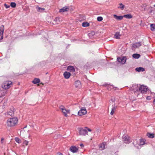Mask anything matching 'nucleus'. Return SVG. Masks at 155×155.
Masks as SVG:
<instances>
[{"label":"nucleus","instance_id":"obj_1","mask_svg":"<svg viewBox=\"0 0 155 155\" xmlns=\"http://www.w3.org/2000/svg\"><path fill=\"white\" fill-rule=\"evenodd\" d=\"M18 120L16 117H15L8 119L7 121V125L9 127L15 126L17 124Z\"/></svg>","mask_w":155,"mask_h":155},{"label":"nucleus","instance_id":"obj_2","mask_svg":"<svg viewBox=\"0 0 155 155\" xmlns=\"http://www.w3.org/2000/svg\"><path fill=\"white\" fill-rule=\"evenodd\" d=\"M148 87L146 86L143 85H142L139 86V92H140L143 94L147 92V90Z\"/></svg>","mask_w":155,"mask_h":155},{"label":"nucleus","instance_id":"obj_3","mask_svg":"<svg viewBox=\"0 0 155 155\" xmlns=\"http://www.w3.org/2000/svg\"><path fill=\"white\" fill-rule=\"evenodd\" d=\"M87 111L85 107H82L80 110L78 112V115L79 116H81L86 114Z\"/></svg>","mask_w":155,"mask_h":155},{"label":"nucleus","instance_id":"obj_4","mask_svg":"<svg viewBox=\"0 0 155 155\" xmlns=\"http://www.w3.org/2000/svg\"><path fill=\"white\" fill-rule=\"evenodd\" d=\"M117 61L122 64H124L126 61L127 58L125 56L119 57L117 58Z\"/></svg>","mask_w":155,"mask_h":155},{"label":"nucleus","instance_id":"obj_5","mask_svg":"<svg viewBox=\"0 0 155 155\" xmlns=\"http://www.w3.org/2000/svg\"><path fill=\"white\" fill-rule=\"evenodd\" d=\"M12 82L11 81L5 82L2 85V87L5 89H6L9 88L10 87V85L11 84Z\"/></svg>","mask_w":155,"mask_h":155},{"label":"nucleus","instance_id":"obj_6","mask_svg":"<svg viewBox=\"0 0 155 155\" xmlns=\"http://www.w3.org/2000/svg\"><path fill=\"white\" fill-rule=\"evenodd\" d=\"M140 85L134 84H133L132 87L131 88L132 90L134 91V93L136 92L139 93Z\"/></svg>","mask_w":155,"mask_h":155},{"label":"nucleus","instance_id":"obj_7","mask_svg":"<svg viewBox=\"0 0 155 155\" xmlns=\"http://www.w3.org/2000/svg\"><path fill=\"white\" fill-rule=\"evenodd\" d=\"M79 133L80 135L82 136H85L87 133V130L86 129L83 128H80L79 130Z\"/></svg>","mask_w":155,"mask_h":155},{"label":"nucleus","instance_id":"obj_8","mask_svg":"<svg viewBox=\"0 0 155 155\" xmlns=\"http://www.w3.org/2000/svg\"><path fill=\"white\" fill-rule=\"evenodd\" d=\"M70 150L73 153H76L78 151V148L75 146H72L70 148Z\"/></svg>","mask_w":155,"mask_h":155},{"label":"nucleus","instance_id":"obj_9","mask_svg":"<svg viewBox=\"0 0 155 155\" xmlns=\"http://www.w3.org/2000/svg\"><path fill=\"white\" fill-rule=\"evenodd\" d=\"M122 140L124 143H129L130 142L129 138L128 136L124 135L122 137Z\"/></svg>","mask_w":155,"mask_h":155},{"label":"nucleus","instance_id":"obj_10","mask_svg":"<svg viewBox=\"0 0 155 155\" xmlns=\"http://www.w3.org/2000/svg\"><path fill=\"white\" fill-rule=\"evenodd\" d=\"M141 43L140 42H136L132 44V47L134 48H138L141 45Z\"/></svg>","mask_w":155,"mask_h":155},{"label":"nucleus","instance_id":"obj_11","mask_svg":"<svg viewBox=\"0 0 155 155\" xmlns=\"http://www.w3.org/2000/svg\"><path fill=\"white\" fill-rule=\"evenodd\" d=\"M112 108L111 109V111L110 113V114L111 115H112L113 114L114 112L116 110L117 107V106H116L115 104H114L112 105Z\"/></svg>","mask_w":155,"mask_h":155},{"label":"nucleus","instance_id":"obj_12","mask_svg":"<svg viewBox=\"0 0 155 155\" xmlns=\"http://www.w3.org/2000/svg\"><path fill=\"white\" fill-rule=\"evenodd\" d=\"M75 86L77 88H80L81 86V83L79 81H77L75 82Z\"/></svg>","mask_w":155,"mask_h":155},{"label":"nucleus","instance_id":"obj_13","mask_svg":"<svg viewBox=\"0 0 155 155\" xmlns=\"http://www.w3.org/2000/svg\"><path fill=\"white\" fill-rule=\"evenodd\" d=\"M114 17L117 20H122L123 18V16H117L116 15H114Z\"/></svg>","mask_w":155,"mask_h":155},{"label":"nucleus","instance_id":"obj_14","mask_svg":"<svg viewBox=\"0 0 155 155\" xmlns=\"http://www.w3.org/2000/svg\"><path fill=\"white\" fill-rule=\"evenodd\" d=\"M71 74L69 72L67 71H65L64 73V76L65 78L68 79L71 76Z\"/></svg>","mask_w":155,"mask_h":155},{"label":"nucleus","instance_id":"obj_15","mask_svg":"<svg viewBox=\"0 0 155 155\" xmlns=\"http://www.w3.org/2000/svg\"><path fill=\"white\" fill-rule=\"evenodd\" d=\"M135 70L138 72H143L145 71V69L144 68L139 67L135 68Z\"/></svg>","mask_w":155,"mask_h":155},{"label":"nucleus","instance_id":"obj_16","mask_svg":"<svg viewBox=\"0 0 155 155\" xmlns=\"http://www.w3.org/2000/svg\"><path fill=\"white\" fill-rule=\"evenodd\" d=\"M69 9V8L68 7H65L63 8H62L61 9L59 10V12H67L68 11Z\"/></svg>","mask_w":155,"mask_h":155},{"label":"nucleus","instance_id":"obj_17","mask_svg":"<svg viewBox=\"0 0 155 155\" xmlns=\"http://www.w3.org/2000/svg\"><path fill=\"white\" fill-rule=\"evenodd\" d=\"M67 70L70 71L71 72H74L75 71V69L72 66H69L68 67Z\"/></svg>","mask_w":155,"mask_h":155},{"label":"nucleus","instance_id":"obj_18","mask_svg":"<svg viewBox=\"0 0 155 155\" xmlns=\"http://www.w3.org/2000/svg\"><path fill=\"white\" fill-rule=\"evenodd\" d=\"M100 149L101 150H103L105 148V143H102L99 146Z\"/></svg>","mask_w":155,"mask_h":155},{"label":"nucleus","instance_id":"obj_19","mask_svg":"<svg viewBox=\"0 0 155 155\" xmlns=\"http://www.w3.org/2000/svg\"><path fill=\"white\" fill-rule=\"evenodd\" d=\"M95 35V32L93 31H91L88 34V36L90 38H92Z\"/></svg>","mask_w":155,"mask_h":155},{"label":"nucleus","instance_id":"obj_20","mask_svg":"<svg viewBox=\"0 0 155 155\" xmlns=\"http://www.w3.org/2000/svg\"><path fill=\"white\" fill-rule=\"evenodd\" d=\"M14 111L12 109H10L7 112V114L11 116H12L14 115Z\"/></svg>","mask_w":155,"mask_h":155},{"label":"nucleus","instance_id":"obj_21","mask_svg":"<svg viewBox=\"0 0 155 155\" xmlns=\"http://www.w3.org/2000/svg\"><path fill=\"white\" fill-rule=\"evenodd\" d=\"M40 82V80L37 78H35L32 81V82L34 84H37L38 83Z\"/></svg>","mask_w":155,"mask_h":155},{"label":"nucleus","instance_id":"obj_22","mask_svg":"<svg viewBox=\"0 0 155 155\" xmlns=\"http://www.w3.org/2000/svg\"><path fill=\"white\" fill-rule=\"evenodd\" d=\"M123 17L127 18L130 19L132 18V16L131 14H127L124 15H123Z\"/></svg>","mask_w":155,"mask_h":155},{"label":"nucleus","instance_id":"obj_23","mask_svg":"<svg viewBox=\"0 0 155 155\" xmlns=\"http://www.w3.org/2000/svg\"><path fill=\"white\" fill-rule=\"evenodd\" d=\"M4 29V27L3 25H2L0 27V32L2 35H3Z\"/></svg>","mask_w":155,"mask_h":155},{"label":"nucleus","instance_id":"obj_24","mask_svg":"<svg viewBox=\"0 0 155 155\" xmlns=\"http://www.w3.org/2000/svg\"><path fill=\"white\" fill-rule=\"evenodd\" d=\"M147 136L150 138H153L154 137V134L153 133H148L147 134Z\"/></svg>","mask_w":155,"mask_h":155},{"label":"nucleus","instance_id":"obj_25","mask_svg":"<svg viewBox=\"0 0 155 155\" xmlns=\"http://www.w3.org/2000/svg\"><path fill=\"white\" fill-rule=\"evenodd\" d=\"M140 55L138 54H133L132 57L133 58L138 59L140 57Z\"/></svg>","mask_w":155,"mask_h":155},{"label":"nucleus","instance_id":"obj_26","mask_svg":"<svg viewBox=\"0 0 155 155\" xmlns=\"http://www.w3.org/2000/svg\"><path fill=\"white\" fill-rule=\"evenodd\" d=\"M36 8L37 11L39 12H42L45 10V8H41L38 6L36 7Z\"/></svg>","mask_w":155,"mask_h":155},{"label":"nucleus","instance_id":"obj_27","mask_svg":"<svg viewBox=\"0 0 155 155\" xmlns=\"http://www.w3.org/2000/svg\"><path fill=\"white\" fill-rule=\"evenodd\" d=\"M120 34L119 32H116L114 35V37L116 39H119L120 38Z\"/></svg>","mask_w":155,"mask_h":155},{"label":"nucleus","instance_id":"obj_28","mask_svg":"<svg viewBox=\"0 0 155 155\" xmlns=\"http://www.w3.org/2000/svg\"><path fill=\"white\" fill-rule=\"evenodd\" d=\"M150 29L152 31H155V25L154 24H151Z\"/></svg>","mask_w":155,"mask_h":155},{"label":"nucleus","instance_id":"obj_29","mask_svg":"<svg viewBox=\"0 0 155 155\" xmlns=\"http://www.w3.org/2000/svg\"><path fill=\"white\" fill-rule=\"evenodd\" d=\"M82 25L83 27H86L88 26L89 25V24L88 22H84L82 23Z\"/></svg>","mask_w":155,"mask_h":155},{"label":"nucleus","instance_id":"obj_30","mask_svg":"<svg viewBox=\"0 0 155 155\" xmlns=\"http://www.w3.org/2000/svg\"><path fill=\"white\" fill-rule=\"evenodd\" d=\"M120 6L118 7V8H120L121 10H123L125 6L123 5L122 3H119Z\"/></svg>","mask_w":155,"mask_h":155},{"label":"nucleus","instance_id":"obj_31","mask_svg":"<svg viewBox=\"0 0 155 155\" xmlns=\"http://www.w3.org/2000/svg\"><path fill=\"white\" fill-rule=\"evenodd\" d=\"M63 113H64V115L65 117H67L68 116L67 115V112L66 110L65 109L63 110H62Z\"/></svg>","mask_w":155,"mask_h":155},{"label":"nucleus","instance_id":"obj_32","mask_svg":"<svg viewBox=\"0 0 155 155\" xmlns=\"http://www.w3.org/2000/svg\"><path fill=\"white\" fill-rule=\"evenodd\" d=\"M11 6L13 8H15L16 6V4L15 2H12L10 4Z\"/></svg>","mask_w":155,"mask_h":155},{"label":"nucleus","instance_id":"obj_33","mask_svg":"<svg viewBox=\"0 0 155 155\" xmlns=\"http://www.w3.org/2000/svg\"><path fill=\"white\" fill-rule=\"evenodd\" d=\"M144 140L143 139H140V145H143L144 144Z\"/></svg>","mask_w":155,"mask_h":155},{"label":"nucleus","instance_id":"obj_34","mask_svg":"<svg viewBox=\"0 0 155 155\" xmlns=\"http://www.w3.org/2000/svg\"><path fill=\"white\" fill-rule=\"evenodd\" d=\"M103 18L101 16L98 17L97 18V21H102L103 20Z\"/></svg>","mask_w":155,"mask_h":155},{"label":"nucleus","instance_id":"obj_35","mask_svg":"<svg viewBox=\"0 0 155 155\" xmlns=\"http://www.w3.org/2000/svg\"><path fill=\"white\" fill-rule=\"evenodd\" d=\"M15 141L18 143H20V140L19 138L18 137H16L15 138Z\"/></svg>","mask_w":155,"mask_h":155},{"label":"nucleus","instance_id":"obj_36","mask_svg":"<svg viewBox=\"0 0 155 155\" xmlns=\"http://www.w3.org/2000/svg\"><path fill=\"white\" fill-rule=\"evenodd\" d=\"M28 142L26 140H25L23 143V144L26 146L28 145Z\"/></svg>","mask_w":155,"mask_h":155},{"label":"nucleus","instance_id":"obj_37","mask_svg":"<svg viewBox=\"0 0 155 155\" xmlns=\"http://www.w3.org/2000/svg\"><path fill=\"white\" fill-rule=\"evenodd\" d=\"M59 108H60V109H61L62 110H63L65 109L64 107V106H62V105L60 106Z\"/></svg>","mask_w":155,"mask_h":155},{"label":"nucleus","instance_id":"obj_38","mask_svg":"<svg viewBox=\"0 0 155 155\" xmlns=\"http://www.w3.org/2000/svg\"><path fill=\"white\" fill-rule=\"evenodd\" d=\"M54 21L57 22L58 21H59V18H55V19H54Z\"/></svg>","mask_w":155,"mask_h":155},{"label":"nucleus","instance_id":"obj_39","mask_svg":"<svg viewBox=\"0 0 155 155\" xmlns=\"http://www.w3.org/2000/svg\"><path fill=\"white\" fill-rule=\"evenodd\" d=\"M4 6L6 8H9L10 7V6L9 5H7L6 4H4Z\"/></svg>","mask_w":155,"mask_h":155},{"label":"nucleus","instance_id":"obj_40","mask_svg":"<svg viewBox=\"0 0 155 155\" xmlns=\"http://www.w3.org/2000/svg\"><path fill=\"white\" fill-rule=\"evenodd\" d=\"M85 128L87 130L91 132V129H89L87 127H85Z\"/></svg>","mask_w":155,"mask_h":155},{"label":"nucleus","instance_id":"obj_41","mask_svg":"<svg viewBox=\"0 0 155 155\" xmlns=\"http://www.w3.org/2000/svg\"><path fill=\"white\" fill-rule=\"evenodd\" d=\"M111 100L113 102H114L115 101V99L114 98H111Z\"/></svg>","mask_w":155,"mask_h":155},{"label":"nucleus","instance_id":"obj_42","mask_svg":"<svg viewBox=\"0 0 155 155\" xmlns=\"http://www.w3.org/2000/svg\"><path fill=\"white\" fill-rule=\"evenodd\" d=\"M56 155H63V154L60 152H58L57 153Z\"/></svg>","mask_w":155,"mask_h":155},{"label":"nucleus","instance_id":"obj_43","mask_svg":"<svg viewBox=\"0 0 155 155\" xmlns=\"http://www.w3.org/2000/svg\"><path fill=\"white\" fill-rule=\"evenodd\" d=\"M150 97H151L150 96H147V99L148 100H150L151 99Z\"/></svg>","mask_w":155,"mask_h":155},{"label":"nucleus","instance_id":"obj_44","mask_svg":"<svg viewBox=\"0 0 155 155\" xmlns=\"http://www.w3.org/2000/svg\"><path fill=\"white\" fill-rule=\"evenodd\" d=\"M2 36L0 38V42H1V40H2L3 38V35H2Z\"/></svg>","mask_w":155,"mask_h":155},{"label":"nucleus","instance_id":"obj_45","mask_svg":"<svg viewBox=\"0 0 155 155\" xmlns=\"http://www.w3.org/2000/svg\"><path fill=\"white\" fill-rule=\"evenodd\" d=\"M80 146L82 147H84V145L82 143L81 144H80Z\"/></svg>","mask_w":155,"mask_h":155},{"label":"nucleus","instance_id":"obj_46","mask_svg":"<svg viewBox=\"0 0 155 155\" xmlns=\"http://www.w3.org/2000/svg\"><path fill=\"white\" fill-rule=\"evenodd\" d=\"M3 140H4V138H2L1 140V143H3Z\"/></svg>","mask_w":155,"mask_h":155},{"label":"nucleus","instance_id":"obj_47","mask_svg":"<svg viewBox=\"0 0 155 155\" xmlns=\"http://www.w3.org/2000/svg\"><path fill=\"white\" fill-rule=\"evenodd\" d=\"M109 87V86H108L107 87V88L108 89V90H110L111 89H110Z\"/></svg>","mask_w":155,"mask_h":155},{"label":"nucleus","instance_id":"obj_48","mask_svg":"<svg viewBox=\"0 0 155 155\" xmlns=\"http://www.w3.org/2000/svg\"><path fill=\"white\" fill-rule=\"evenodd\" d=\"M27 127V126L26 125V126H25L23 128V129H24V128H26Z\"/></svg>","mask_w":155,"mask_h":155},{"label":"nucleus","instance_id":"obj_49","mask_svg":"<svg viewBox=\"0 0 155 155\" xmlns=\"http://www.w3.org/2000/svg\"><path fill=\"white\" fill-rule=\"evenodd\" d=\"M153 102H155V99H154L153 101Z\"/></svg>","mask_w":155,"mask_h":155},{"label":"nucleus","instance_id":"obj_50","mask_svg":"<svg viewBox=\"0 0 155 155\" xmlns=\"http://www.w3.org/2000/svg\"><path fill=\"white\" fill-rule=\"evenodd\" d=\"M111 86L113 87V85H111Z\"/></svg>","mask_w":155,"mask_h":155},{"label":"nucleus","instance_id":"obj_51","mask_svg":"<svg viewBox=\"0 0 155 155\" xmlns=\"http://www.w3.org/2000/svg\"><path fill=\"white\" fill-rule=\"evenodd\" d=\"M68 155H70V154H69V153H68Z\"/></svg>","mask_w":155,"mask_h":155},{"label":"nucleus","instance_id":"obj_52","mask_svg":"<svg viewBox=\"0 0 155 155\" xmlns=\"http://www.w3.org/2000/svg\"><path fill=\"white\" fill-rule=\"evenodd\" d=\"M152 12L151 11H150V12Z\"/></svg>","mask_w":155,"mask_h":155},{"label":"nucleus","instance_id":"obj_53","mask_svg":"<svg viewBox=\"0 0 155 155\" xmlns=\"http://www.w3.org/2000/svg\"><path fill=\"white\" fill-rule=\"evenodd\" d=\"M152 12L151 11H150V12Z\"/></svg>","mask_w":155,"mask_h":155},{"label":"nucleus","instance_id":"obj_54","mask_svg":"<svg viewBox=\"0 0 155 155\" xmlns=\"http://www.w3.org/2000/svg\"><path fill=\"white\" fill-rule=\"evenodd\" d=\"M154 6L155 7V4L154 5Z\"/></svg>","mask_w":155,"mask_h":155}]
</instances>
